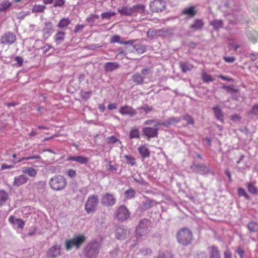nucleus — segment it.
<instances>
[{
	"label": "nucleus",
	"mask_w": 258,
	"mask_h": 258,
	"mask_svg": "<svg viewBox=\"0 0 258 258\" xmlns=\"http://www.w3.org/2000/svg\"><path fill=\"white\" fill-rule=\"evenodd\" d=\"M100 244L95 241L88 243L84 248V253L87 258H97L100 251Z\"/></svg>",
	"instance_id": "1"
},
{
	"label": "nucleus",
	"mask_w": 258,
	"mask_h": 258,
	"mask_svg": "<svg viewBox=\"0 0 258 258\" xmlns=\"http://www.w3.org/2000/svg\"><path fill=\"white\" fill-rule=\"evenodd\" d=\"M151 228L152 222L149 219L144 218L141 220L136 228V236L138 237L146 236Z\"/></svg>",
	"instance_id": "2"
},
{
	"label": "nucleus",
	"mask_w": 258,
	"mask_h": 258,
	"mask_svg": "<svg viewBox=\"0 0 258 258\" xmlns=\"http://www.w3.org/2000/svg\"><path fill=\"white\" fill-rule=\"evenodd\" d=\"M49 185L50 188L56 191L63 189L67 185V179L60 175H54L49 180Z\"/></svg>",
	"instance_id": "3"
},
{
	"label": "nucleus",
	"mask_w": 258,
	"mask_h": 258,
	"mask_svg": "<svg viewBox=\"0 0 258 258\" xmlns=\"http://www.w3.org/2000/svg\"><path fill=\"white\" fill-rule=\"evenodd\" d=\"M176 238L179 243L186 246L189 244L192 240V233L187 228H183L178 231Z\"/></svg>",
	"instance_id": "4"
},
{
	"label": "nucleus",
	"mask_w": 258,
	"mask_h": 258,
	"mask_svg": "<svg viewBox=\"0 0 258 258\" xmlns=\"http://www.w3.org/2000/svg\"><path fill=\"white\" fill-rule=\"evenodd\" d=\"M86 237L83 235H78L74 236L72 239L66 240L65 241L66 248L67 250H71L73 246L79 248L81 245L85 242Z\"/></svg>",
	"instance_id": "5"
},
{
	"label": "nucleus",
	"mask_w": 258,
	"mask_h": 258,
	"mask_svg": "<svg viewBox=\"0 0 258 258\" xmlns=\"http://www.w3.org/2000/svg\"><path fill=\"white\" fill-rule=\"evenodd\" d=\"M99 202L98 197L96 195L89 196L86 202L85 209L88 214L94 213Z\"/></svg>",
	"instance_id": "6"
},
{
	"label": "nucleus",
	"mask_w": 258,
	"mask_h": 258,
	"mask_svg": "<svg viewBox=\"0 0 258 258\" xmlns=\"http://www.w3.org/2000/svg\"><path fill=\"white\" fill-rule=\"evenodd\" d=\"M180 119L176 117H171L164 122H161L158 120L149 119L145 122V124L151 125L154 124V126L159 125H162L165 127H169L174 123L179 121Z\"/></svg>",
	"instance_id": "7"
},
{
	"label": "nucleus",
	"mask_w": 258,
	"mask_h": 258,
	"mask_svg": "<svg viewBox=\"0 0 258 258\" xmlns=\"http://www.w3.org/2000/svg\"><path fill=\"white\" fill-rule=\"evenodd\" d=\"M165 8L166 3L163 0H154L150 4V9L152 12H161Z\"/></svg>",
	"instance_id": "8"
},
{
	"label": "nucleus",
	"mask_w": 258,
	"mask_h": 258,
	"mask_svg": "<svg viewBox=\"0 0 258 258\" xmlns=\"http://www.w3.org/2000/svg\"><path fill=\"white\" fill-rule=\"evenodd\" d=\"M156 202L154 200L150 199L147 196H144L139 206V210L142 212H144L152 207Z\"/></svg>",
	"instance_id": "9"
},
{
	"label": "nucleus",
	"mask_w": 258,
	"mask_h": 258,
	"mask_svg": "<svg viewBox=\"0 0 258 258\" xmlns=\"http://www.w3.org/2000/svg\"><path fill=\"white\" fill-rule=\"evenodd\" d=\"M190 168L194 172L203 175H207L209 173L214 174L213 171L204 164H193L190 166Z\"/></svg>",
	"instance_id": "10"
},
{
	"label": "nucleus",
	"mask_w": 258,
	"mask_h": 258,
	"mask_svg": "<svg viewBox=\"0 0 258 258\" xmlns=\"http://www.w3.org/2000/svg\"><path fill=\"white\" fill-rule=\"evenodd\" d=\"M130 213L126 207L122 205L118 207L115 213V216L118 220L123 221L130 217Z\"/></svg>",
	"instance_id": "11"
},
{
	"label": "nucleus",
	"mask_w": 258,
	"mask_h": 258,
	"mask_svg": "<svg viewBox=\"0 0 258 258\" xmlns=\"http://www.w3.org/2000/svg\"><path fill=\"white\" fill-rule=\"evenodd\" d=\"M116 200L113 194L111 193H106L103 195L101 199V203L105 206H112L116 203Z\"/></svg>",
	"instance_id": "12"
},
{
	"label": "nucleus",
	"mask_w": 258,
	"mask_h": 258,
	"mask_svg": "<svg viewBox=\"0 0 258 258\" xmlns=\"http://www.w3.org/2000/svg\"><path fill=\"white\" fill-rule=\"evenodd\" d=\"M16 40V36L14 33L7 32L1 37V42L3 44L11 45Z\"/></svg>",
	"instance_id": "13"
},
{
	"label": "nucleus",
	"mask_w": 258,
	"mask_h": 258,
	"mask_svg": "<svg viewBox=\"0 0 258 258\" xmlns=\"http://www.w3.org/2000/svg\"><path fill=\"white\" fill-rule=\"evenodd\" d=\"M158 128L156 127H145L142 130L143 135L148 137V140L150 138H155L158 136Z\"/></svg>",
	"instance_id": "14"
},
{
	"label": "nucleus",
	"mask_w": 258,
	"mask_h": 258,
	"mask_svg": "<svg viewBox=\"0 0 258 258\" xmlns=\"http://www.w3.org/2000/svg\"><path fill=\"white\" fill-rule=\"evenodd\" d=\"M130 233L129 230L123 227H117L115 230V236L118 239H124Z\"/></svg>",
	"instance_id": "15"
},
{
	"label": "nucleus",
	"mask_w": 258,
	"mask_h": 258,
	"mask_svg": "<svg viewBox=\"0 0 258 258\" xmlns=\"http://www.w3.org/2000/svg\"><path fill=\"white\" fill-rule=\"evenodd\" d=\"M61 245L55 244L52 246L48 250L47 255L49 257L54 258L60 255Z\"/></svg>",
	"instance_id": "16"
},
{
	"label": "nucleus",
	"mask_w": 258,
	"mask_h": 258,
	"mask_svg": "<svg viewBox=\"0 0 258 258\" xmlns=\"http://www.w3.org/2000/svg\"><path fill=\"white\" fill-rule=\"evenodd\" d=\"M67 160L75 161L81 164H86L89 161L88 157L82 156H70L68 157Z\"/></svg>",
	"instance_id": "17"
},
{
	"label": "nucleus",
	"mask_w": 258,
	"mask_h": 258,
	"mask_svg": "<svg viewBox=\"0 0 258 258\" xmlns=\"http://www.w3.org/2000/svg\"><path fill=\"white\" fill-rule=\"evenodd\" d=\"M28 180V178L24 175H20L16 176L14 178L13 185L19 187L22 184L26 183Z\"/></svg>",
	"instance_id": "18"
},
{
	"label": "nucleus",
	"mask_w": 258,
	"mask_h": 258,
	"mask_svg": "<svg viewBox=\"0 0 258 258\" xmlns=\"http://www.w3.org/2000/svg\"><path fill=\"white\" fill-rule=\"evenodd\" d=\"M205 23L202 19H196L194 23L189 26V27L193 31H195L202 29Z\"/></svg>",
	"instance_id": "19"
},
{
	"label": "nucleus",
	"mask_w": 258,
	"mask_h": 258,
	"mask_svg": "<svg viewBox=\"0 0 258 258\" xmlns=\"http://www.w3.org/2000/svg\"><path fill=\"white\" fill-rule=\"evenodd\" d=\"M9 221L12 224L16 225L18 228L21 229H23L25 225V222L23 220L20 218H15L14 216L12 215L9 218Z\"/></svg>",
	"instance_id": "20"
},
{
	"label": "nucleus",
	"mask_w": 258,
	"mask_h": 258,
	"mask_svg": "<svg viewBox=\"0 0 258 258\" xmlns=\"http://www.w3.org/2000/svg\"><path fill=\"white\" fill-rule=\"evenodd\" d=\"M66 33L62 31H58L55 34L54 39L57 45L61 43L64 40Z\"/></svg>",
	"instance_id": "21"
},
{
	"label": "nucleus",
	"mask_w": 258,
	"mask_h": 258,
	"mask_svg": "<svg viewBox=\"0 0 258 258\" xmlns=\"http://www.w3.org/2000/svg\"><path fill=\"white\" fill-rule=\"evenodd\" d=\"M120 39H121V37L120 36L114 35L111 38V39L110 40V42L111 43H119L121 44H132L133 43V42H134V40H133L126 41H120Z\"/></svg>",
	"instance_id": "22"
},
{
	"label": "nucleus",
	"mask_w": 258,
	"mask_h": 258,
	"mask_svg": "<svg viewBox=\"0 0 258 258\" xmlns=\"http://www.w3.org/2000/svg\"><path fill=\"white\" fill-rule=\"evenodd\" d=\"M119 64L117 62H108L104 64V70L106 72H112L118 68H119Z\"/></svg>",
	"instance_id": "23"
},
{
	"label": "nucleus",
	"mask_w": 258,
	"mask_h": 258,
	"mask_svg": "<svg viewBox=\"0 0 258 258\" xmlns=\"http://www.w3.org/2000/svg\"><path fill=\"white\" fill-rule=\"evenodd\" d=\"M182 14L186 15L189 18H193L197 14V11L194 7H190L184 9L182 11Z\"/></svg>",
	"instance_id": "24"
},
{
	"label": "nucleus",
	"mask_w": 258,
	"mask_h": 258,
	"mask_svg": "<svg viewBox=\"0 0 258 258\" xmlns=\"http://www.w3.org/2000/svg\"><path fill=\"white\" fill-rule=\"evenodd\" d=\"M132 79L133 82L137 85H141L144 82L145 77L139 73H136L132 76Z\"/></svg>",
	"instance_id": "25"
},
{
	"label": "nucleus",
	"mask_w": 258,
	"mask_h": 258,
	"mask_svg": "<svg viewBox=\"0 0 258 258\" xmlns=\"http://www.w3.org/2000/svg\"><path fill=\"white\" fill-rule=\"evenodd\" d=\"M118 12L125 16H131L133 14L132 7L123 6L118 9Z\"/></svg>",
	"instance_id": "26"
},
{
	"label": "nucleus",
	"mask_w": 258,
	"mask_h": 258,
	"mask_svg": "<svg viewBox=\"0 0 258 258\" xmlns=\"http://www.w3.org/2000/svg\"><path fill=\"white\" fill-rule=\"evenodd\" d=\"M210 249V258H220V252L217 247L212 246Z\"/></svg>",
	"instance_id": "27"
},
{
	"label": "nucleus",
	"mask_w": 258,
	"mask_h": 258,
	"mask_svg": "<svg viewBox=\"0 0 258 258\" xmlns=\"http://www.w3.org/2000/svg\"><path fill=\"white\" fill-rule=\"evenodd\" d=\"M22 172L31 177H35L37 175V171L32 167H25L22 169Z\"/></svg>",
	"instance_id": "28"
},
{
	"label": "nucleus",
	"mask_w": 258,
	"mask_h": 258,
	"mask_svg": "<svg viewBox=\"0 0 258 258\" xmlns=\"http://www.w3.org/2000/svg\"><path fill=\"white\" fill-rule=\"evenodd\" d=\"M138 151L143 158L149 157L150 156V151L145 145L142 146L138 148Z\"/></svg>",
	"instance_id": "29"
},
{
	"label": "nucleus",
	"mask_w": 258,
	"mask_h": 258,
	"mask_svg": "<svg viewBox=\"0 0 258 258\" xmlns=\"http://www.w3.org/2000/svg\"><path fill=\"white\" fill-rule=\"evenodd\" d=\"M133 14L136 13L142 14L145 12V7L144 5L138 4L132 7Z\"/></svg>",
	"instance_id": "30"
},
{
	"label": "nucleus",
	"mask_w": 258,
	"mask_h": 258,
	"mask_svg": "<svg viewBox=\"0 0 258 258\" xmlns=\"http://www.w3.org/2000/svg\"><path fill=\"white\" fill-rule=\"evenodd\" d=\"M71 24V21L69 18H62L57 25V27L60 29H64L67 27Z\"/></svg>",
	"instance_id": "31"
},
{
	"label": "nucleus",
	"mask_w": 258,
	"mask_h": 258,
	"mask_svg": "<svg viewBox=\"0 0 258 258\" xmlns=\"http://www.w3.org/2000/svg\"><path fill=\"white\" fill-rule=\"evenodd\" d=\"M179 66L181 71L183 73H186L187 71L191 70L194 68V66L184 62H181L179 63Z\"/></svg>",
	"instance_id": "32"
},
{
	"label": "nucleus",
	"mask_w": 258,
	"mask_h": 258,
	"mask_svg": "<svg viewBox=\"0 0 258 258\" xmlns=\"http://www.w3.org/2000/svg\"><path fill=\"white\" fill-rule=\"evenodd\" d=\"M247 227L250 232L258 231V223L255 221H251L247 225Z\"/></svg>",
	"instance_id": "33"
},
{
	"label": "nucleus",
	"mask_w": 258,
	"mask_h": 258,
	"mask_svg": "<svg viewBox=\"0 0 258 258\" xmlns=\"http://www.w3.org/2000/svg\"><path fill=\"white\" fill-rule=\"evenodd\" d=\"M246 186L248 189V191L252 195H257L258 194V189L257 188L253 185V184L250 182L247 183Z\"/></svg>",
	"instance_id": "34"
},
{
	"label": "nucleus",
	"mask_w": 258,
	"mask_h": 258,
	"mask_svg": "<svg viewBox=\"0 0 258 258\" xmlns=\"http://www.w3.org/2000/svg\"><path fill=\"white\" fill-rule=\"evenodd\" d=\"M8 199V194L4 190H0V206L4 204Z\"/></svg>",
	"instance_id": "35"
},
{
	"label": "nucleus",
	"mask_w": 258,
	"mask_h": 258,
	"mask_svg": "<svg viewBox=\"0 0 258 258\" xmlns=\"http://www.w3.org/2000/svg\"><path fill=\"white\" fill-rule=\"evenodd\" d=\"M134 48L138 53L142 54L145 52L146 50V46L141 45L140 44H135L133 45Z\"/></svg>",
	"instance_id": "36"
},
{
	"label": "nucleus",
	"mask_w": 258,
	"mask_h": 258,
	"mask_svg": "<svg viewBox=\"0 0 258 258\" xmlns=\"http://www.w3.org/2000/svg\"><path fill=\"white\" fill-rule=\"evenodd\" d=\"M124 196L128 199H131L135 197L136 192L133 188H130L125 190Z\"/></svg>",
	"instance_id": "37"
},
{
	"label": "nucleus",
	"mask_w": 258,
	"mask_h": 258,
	"mask_svg": "<svg viewBox=\"0 0 258 258\" xmlns=\"http://www.w3.org/2000/svg\"><path fill=\"white\" fill-rule=\"evenodd\" d=\"M46 7L42 5H35L32 8V12L33 13H41L43 12L45 9Z\"/></svg>",
	"instance_id": "38"
},
{
	"label": "nucleus",
	"mask_w": 258,
	"mask_h": 258,
	"mask_svg": "<svg viewBox=\"0 0 258 258\" xmlns=\"http://www.w3.org/2000/svg\"><path fill=\"white\" fill-rule=\"evenodd\" d=\"M202 79L203 81L206 83L212 82L214 80V79L211 75L207 74L205 72H203L202 74Z\"/></svg>",
	"instance_id": "39"
},
{
	"label": "nucleus",
	"mask_w": 258,
	"mask_h": 258,
	"mask_svg": "<svg viewBox=\"0 0 258 258\" xmlns=\"http://www.w3.org/2000/svg\"><path fill=\"white\" fill-rule=\"evenodd\" d=\"M238 195L239 197H243L246 200H250L249 196L246 193L245 190L242 187L238 188Z\"/></svg>",
	"instance_id": "40"
},
{
	"label": "nucleus",
	"mask_w": 258,
	"mask_h": 258,
	"mask_svg": "<svg viewBox=\"0 0 258 258\" xmlns=\"http://www.w3.org/2000/svg\"><path fill=\"white\" fill-rule=\"evenodd\" d=\"M211 25L214 27L215 29H218L223 27V24L221 20H216L211 22Z\"/></svg>",
	"instance_id": "41"
},
{
	"label": "nucleus",
	"mask_w": 258,
	"mask_h": 258,
	"mask_svg": "<svg viewBox=\"0 0 258 258\" xmlns=\"http://www.w3.org/2000/svg\"><path fill=\"white\" fill-rule=\"evenodd\" d=\"M157 30L154 28L150 29L147 32V37L149 38L153 39L157 34Z\"/></svg>",
	"instance_id": "42"
},
{
	"label": "nucleus",
	"mask_w": 258,
	"mask_h": 258,
	"mask_svg": "<svg viewBox=\"0 0 258 258\" xmlns=\"http://www.w3.org/2000/svg\"><path fill=\"white\" fill-rule=\"evenodd\" d=\"M130 137L131 139L138 138L140 137L139 131L138 129L135 128L132 130L130 133Z\"/></svg>",
	"instance_id": "43"
},
{
	"label": "nucleus",
	"mask_w": 258,
	"mask_h": 258,
	"mask_svg": "<svg viewBox=\"0 0 258 258\" xmlns=\"http://www.w3.org/2000/svg\"><path fill=\"white\" fill-rule=\"evenodd\" d=\"M119 112V113H134L132 107L127 105L121 107Z\"/></svg>",
	"instance_id": "44"
},
{
	"label": "nucleus",
	"mask_w": 258,
	"mask_h": 258,
	"mask_svg": "<svg viewBox=\"0 0 258 258\" xmlns=\"http://www.w3.org/2000/svg\"><path fill=\"white\" fill-rule=\"evenodd\" d=\"M99 18V16L95 14H90L87 18H86V21H87L89 23H93L96 20L98 19Z\"/></svg>",
	"instance_id": "45"
},
{
	"label": "nucleus",
	"mask_w": 258,
	"mask_h": 258,
	"mask_svg": "<svg viewBox=\"0 0 258 258\" xmlns=\"http://www.w3.org/2000/svg\"><path fill=\"white\" fill-rule=\"evenodd\" d=\"M116 15V13L114 12H105L102 13L101 14V18L102 19H109L110 17L114 16Z\"/></svg>",
	"instance_id": "46"
},
{
	"label": "nucleus",
	"mask_w": 258,
	"mask_h": 258,
	"mask_svg": "<svg viewBox=\"0 0 258 258\" xmlns=\"http://www.w3.org/2000/svg\"><path fill=\"white\" fill-rule=\"evenodd\" d=\"M11 6V3L9 1L4 2L1 4L0 10L5 11Z\"/></svg>",
	"instance_id": "47"
},
{
	"label": "nucleus",
	"mask_w": 258,
	"mask_h": 258,
	"mask_svg": "<svg viewBox=\"0 0 258 258\" xmlns=\"http://www.w3.org/2000/svg\"><path fill=\"white\" fill-rule=\"evenodd\" d=\"M107 141L108 144H113L117 142H119V144H121V142L113 136L107 138Z\"/></svg>",
	"instance_id": "48"
},
{
	"label": "nucleus",
	"mask_w": 258,
	"mask_h": 258,
	"mask_svg": "<svg viewBox=\"0 0 258 258\" xmlns=\"http://www.w3.org/2000/svg\"><path fill=\"white\" fill-rule=\"evenodd\" d=\"M40 156L39 155H34L31 156H29L27 157H23L22 158L20 159L17 161H16L15 163H19L23 160H29L31 159H40Z\"/></svg>",
	"instance_id": "49"
},
{
	"label": "nucleus",
	"mask_w": 258,
	"mask_h": 258,
	"mask_svg": "<svg viewBox=\"0 0 258 258\" xmlns=\"http://www.w3.org/2000/svg\"><path fill=\"white\" fill-rule=\"evenodd\" d=\"M183 119L186 121V125L194 124V119L187 114L183 116Z\"/></svg>",
	"instance_id": "50"
},
{
	"label": "nucleus",
	"mask_w": 258,
	"mask_h": 258,
	"mask_svg": "<svg viewBox=\"0 0 258 258\" xmlns=\"http://www.w3.org/2000/svg\"><path fill=\"white\" fill-rule=\"evenodd\" d=\"M125 158L126 159L127 164H130L132 166H133L136 164L135 159L133 157L129 155H125Z\"/></svg>",
	"instance_id": "51"
},
{
	"label": "nucleus",
	"mask_w": 258,
	"mask_h": 258,
	"mask_svg": "<svg viewBox=\"0 0 258 258\" xmlns=\"http://www.w3.org/2000/svg\"><path fill=\"white\" fill-rule=\"evenodd\" d=\"M53 2L54 7H62L65 4V0H54Z\"/></svg>",
	"instance_id": "52"
},
{
	"label": "nucleus",
	"mask_w": 258,
	"mask_h": 258,
	"mask_svg": "<svg viewBox=\"0 0 258 258\" xmlns=\"http://www.w3.org/2000/svg\"><path fill=\"white\" fill-rule=\"evenodd\" d=\"M223 58L227 63H233L236 60V58L234 56H224Z\"/></svg>",
	"instance_id": "53"
},
{
	"label": "nucleus",
	"mask_w": 258,
	"mask_h": 258,
	"mask_svg": "<svg viewBox=\"0 0 258 258\" xmlns=\"http://www.w3.org/2000/svg\"><path fill=\"white\" fill-rule=\"evenodd\" d=\"M117 166L116 165H113L111 164V162H110L108 170L112 173H116L117 169Z\"/></svg>",
	"instance_id": "54"
},
{
	"label": "nucleus",
	"mask_w": 258,
	"mask_h": 258,
	"mask_svg": "<svg viewBox=\"0 0 258 258\" xmlns=\"http://www.w3.org/2000/svg\"><path fill=\"white\" fill-rule=\"evenodd\" d=\"M91 95V92L90 91L82 92L81 94V97L85 99H87L89 98Z\"/></svg>",
	"instance_id": "55"
},
{
	"label": "nucleus",
	"mask_w": 258,
	"mask_h": 258,
	"mask_svg": "<svg viewBox=\"0 0 258 258\" xmlns=\"http://www.w3.org/2000/svg\"><path fill=\"white\" fill-rule=\"evenodd\" d=\"M67 175L71 178H74L76 176V172L73 169H69L67 172Z\"/></svg>",
	"instance_id": "56"
},
{
	"label": "nucleus",
	"mask_w": 258,
	"mask_h": 258,
	"mask_svg": "<svg viewBox=\"0 0 258 258\" xmlns=\"http://www.w3.org/2000/svg\"><path fill=\"white\" fill-rule=\"evenodd\" d=\"M230 119L234 122H239L241 119V117L237 114H234L231 115Z\"/></svg>",
	"instance_id": "57"
},
{
	"label": "nucleus",
	"mask_w": 258,
	"mask_h": 258,
	"mask_svg": "<svg viewBox=\"0 0 258 258\" xmlns=\"http://www.w3.org/2000/svg\"><path fill=\"white\" fill-rule=\"evenodd\" d=\"M157 258H172V256L168 253L164 252L160 253Z\"/></svg>",
	"instance_id": "58"
},
{
	"label": "nucleus",
	"mask_w": 258,
	"mask_h": 258,
	"mask_svg": "<svg viewBox=\"0 0 258 258\" xmlns=\"http://www.w3.org/2000/svg\"><path fill=\"white\" fill-rule=\"evenodd\" d=\"M236 252L240 255L241 258H243V257L244 256V252L241 247H238V248L236 250Z\"/></svg>",
	"instance_id": "59"
},
{
	"label": "nucleus",
	"mask_w": 258,
	"mask_h": 258,
	"mask_svg": "<svg viewBox=\"0 0 258 258\" xmlns=\"http://www.w3.org/2000/svg\"><path fill=\"white\" fill-rule=\"evenodd\" d=\"M84 28V25L82 24H78L76 26L75 28V32L77 33L81 30H82Z\"/></svg>",
	"instance_id": "60"
},
{
	"label": "nucleus",
	"mask_w": 258,
	"mask_h": 258,
	"mask_svg": "<svg viewBox=\"0 0 258 258\" xmlns=\"http://www.w3.org/2000/svg\"><path fill=\"white\" fill-rule=\"evenodd\" d=\"M216 118L223 123V114H215Z\"/></svg>",
	"instance_id": "61"
},
{
	"label": "nucleus",
	"mask_w": 258,
	"mask_h": 258,
	"mask_svg": "<svg viewBox=\"0 0 258 258\" xmlns=\"http://www.w3.org/2000/svg\"><path fill=\"white\" fill-rule=\"evenodd\" d=\"M249 55L251 56V60L253 61L256 60L258 58V54L257 53H250Z\"/></svg>",
	"instance_id": "62"
},
{
	"label": "nucleus",
	"mask_w": 258,
	"mask_h": 258,
	"mask_svg": "<svg viewBox=\"0 0 258 258\" xmlns=\"http://www.w3.org/2000/svg\"><path fill=\"white\" fill-rule=\"evenodd\" d=\"M218 77H219V78H221L222 80H226V81H233V79H232L231 78H229L228 77L224 76L222 75H220Z\"/></svg>",
	"instance_id": "63"
},
{
	"label": "nucleus",
	"mask_w": 258,
	"mask_h": 258,
	"mask_svg": "<svg viewBox=\"0 0 258 258\" xmlns=\"http://www.w3.org/2000/svg\"><path fill=\"white\" fill-rule=\"evenodd\" d=\"M44 185V183L43 181H40L34 184L35 187L39 188V187H42Z\"/></svg>",
	"instance_id": "64"
}]
</instances>
